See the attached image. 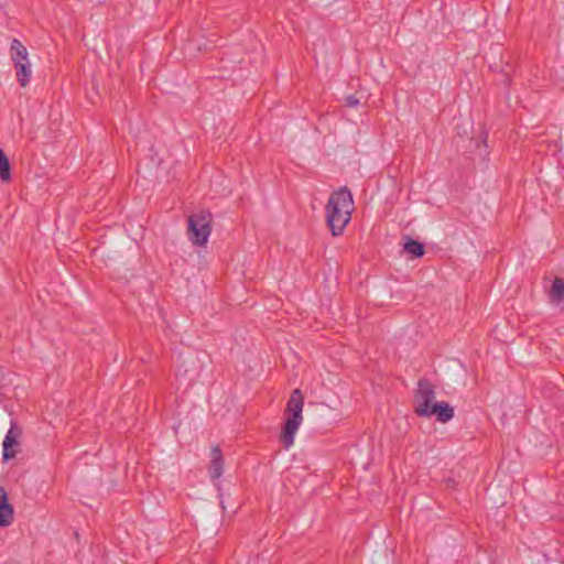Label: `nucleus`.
<instances>
[{"label": "nucleus", "instance_id": "nucleus-3", "mask_svg": "<svg viewBox=\"0 0 564 564\" xmlns=\"http://www.w3.org/2000/svg\"><path fill=\"white\" fill-rule=\"evenodd\" d=\"M213 216L208 210H200L188 217V238L195 246H205L212 232Z\"/></svg>", "mask_w": 564, "mask_h": 564}, {"label": "nucleus", "instance_id": "nucleus-2", "mask_svg": "<svg viewBox=\"0 0 564 564\" xmlns=\"http://www.w3.org/2000/svg\"><path fill=\"white\" fill-rule=\"evenodd\" d=\"M303 404V394L300 389H295L286 404L288 417L281 433V441L285 448H289L294 443L295 433L302 423Z\"/></svg>", "mask_w": 564, "mask_h": 564}, {"label": "nucleus", "instance_id": "nucleus-5", "mask_svg": "<svg viewBox=\"0 0 564 564\" xmlns=\"http://www.w3.org/2000/svg\"><path fill=\"white\" fill-rule=\"evenodd\" d=\"M22 429L17 424L15 421H11L10 429L4 436L2 443V458L3 462H8L14 458L21 452V440Z\"/></svg>", "mask_w": 564, "mask_h": 564}, {"label": "nucleus", "instance_id": "nucleus-9", "mask_svg": "<svg viewBox=\"0 0 564 564\" xmlns=\"http://www.w3.org/2000/svg\"><path fill=\"white\" fill-rule=\"evenodd\" d=\"M11 59L14 63L29 62L26 47L18 39H13L10 46Z\"/></svg>", "mask_w": 564, "mask_h": 564}, {"label": "nucleus", "instance_id": "nucleus-7", "mask_svg": "<svg viewBox=\"0 0 564 564\" xmlns=\"http://www.w3.org/2000/svg\"><path fill=\"white\" fill-rule=\"evenodd\" d=\"M13 507L9 502L4 487L0 486V527L10 525L13 521Z\"/></svg>", "mask_w": 564, "mask_h": 564}, {"label": "nucleus", "instance_id": "nucleus-6", "mask_svg": "<svg viewBox=\"0 0 564 564\" xmlns=\"http://www.w3.org/2000/svg\"><path fill=\"white\" fill-rule=\"evenodd\" d=\"M435 416L437 422L446 423L454 417V409L445 401L434 402L423 417Z\"/></svg>", "mask_w": 564, "mask_h": 564}, {"label": "nucleus", "instance_id": "nucleus-11", "mask_svg": "<svg viewBox=\"0 0 564 564\" xmlns=\"http://www.w3.org/2000/svg\"><path fill=\"white\" fill-rule=\"evenodd\" d=\"M551 302L560 303L564 300V280L555 278L549 292Z\"/></svg>", "mask_w": 564, "mask_h": 564}, {"label": "nucleus", "instance_id": "nucleus-14", "mask_svg": "<svg viewBox=\"0 0 564 564\" xmlns=\"http://www.w3.org/2000/svg\"><path fill=\"white\" fill-rule=\"evenodd\" d=\"M358 105H359V99L356 98L354 95H350V96L346 97V106L347 107L355 108Z\"/></svg>", "mask_w": 564, "mask_h": 564}, {"label": "nucleus", "instance_id": "nucleus-4", "mask_svg": "<svg viewBox=\"0 0 564 564\" xmlns=\"http://www.w3.org/2000/svg\"><path fill=\"white\" fill-rule=\"evenodd\" d=\"M435 399L434 386L427 379H420L417 389L414 394V412L419 416L427 414V410L433 405L432 401Z\"/></svg>", "mask_w": 564, "mask_h": 564}, {"label": "nucleus", "instance_id": "nucleus-12", "mask_svg": "<svg viewBox=\"0 0 564 564\" xmlns=\"http://www.w3.org/2000/svg\"><path fill=\"white\" fill-rule=\"evenodd\" d=\"M403 247L404 251L410 253L414 258H421L425 252L424 245L410 237L406 238Z\"/></svg>", "mask_w": 564, "mask_h": 564}, {"label": "nucleus", "instance_id": "nucleus-8", "mask_svg": "<svg viewBox=\"0 0 564 564\" xmlns=\"http://www.w3.org/2000/svg\"><path fill=\"white\" fill-rule=\"evenodd\" d=\"M210 456L209 473L212 479L215 480L221 477L224 470V456L218 445L212 447Z\"/></svg>", "mask_w": 564, "mask_h": 564}, {"label": "nucleus", "instance_id": "nucleus-10", "mask_svg": "<svg viewBox=\"0 0 564 564\" xmlns=\"http://www.w3.org/2000/svg\"><path fill=\"white\" fill-rule=\"evenodd\" d=\"M14 68L17 70V80L20 84L21 87H25L32 76V68L31 63L29 62H21V63H14Z\"/></svg>", "mask_w": 564, "mask_h": 564}, {"label": "nucleus", "instance_id": "nucleus-13", "mask_svg": "<svg viewBox=\"0 0 564 564\" xmlns=\"http://www.w3.org/2000/svg\"><path fill=\"white\" fill-rule=\"evenodd\" d=\"M0 178L8 182L11 178L10 162L2 149H0Z\"/></svg>", "mask_w": 564, "mask_h": 564}, {"label": "nucleus", "instance_id": "nucleus-1", "mask_svg": "<svg viewBox=\"0 0 564 564\" xmlns=\"http://www.w3.org/2000/svg\"><path fill=\"white\" fill-rule=\"evenodd\" d=\"M352 210V195L346 186L332 193L325 206V215L333 236H340L343 234L350 221Z\"/></svg>", "mask_w": 564, "mask_h": 564}]
</instances>
